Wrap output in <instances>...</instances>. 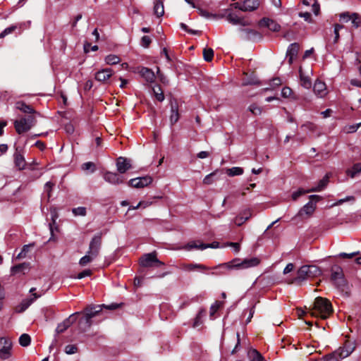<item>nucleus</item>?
Returning <instances> with one entry per match:
<instances>
[{
	"label": "nucleus",
	"mask_w": 361,
	"mask_h": 361,
	"mask_svg": "<svg viewBox=\"0 0 361 361\" xmlns=\"http://www.w3.org/2000/svg\"><path fill=\"white\" fill-rule=\"evenodd\" d=\"M260 262V260L257 257H252L250 259H245L240 260L239 258L233 259V260L221 264L212 268L214 271L212 272L213 275H224L226 274V270H231L233 269H245L257 266Z\"/></svg>",
	"instance_id": "f257e3e1"
},
{
	"label": "nucleus",
	"mask_w": 361,
	"mask_h": 361,
	"mask_svg": "<svg viewBox=\"0 0 361 361\" xmlns=\"http://www.w3.org/2000/svg\"><path fill=\"white\" fill-rule=\"evenodd\" d=\"M309 312L312 316L325 319L332 314L333 308L329 300L322 297H317L314 300L313 307L310 309Z\"/></svg>",
	"instance_id": "f03ea898"
},
{
	"label": "nucleus",
	"mask_w": 361,
	"mask_h": 361,
	"mask_svg": "<svg viewBox=\"0 0 361 361\" xmlns=\"http://www.w3.org/2000/svg\"><path fill=\"white\" fill-rule=\"evenodd\" d=\"M320 274L321 270L318 267L315 265H304L298 270L296 276L288 283L300 286L305 281L317 277Z\"/></svg>",
	"instance_id": "7ed1b4c3"
},
{
	"label": "nucleus",
	"mask_w": 361,
	"mask_h": 361,
	"mask_svg": "<svg viewBox=\"0 0 361 361\" xmlns=\"http://www.w3.org/2000/svg\"><path fill=\"white\" fill-rule=\"evenodd\" d=\"M37 121L34 116L23 117L14 121V127L18 134L29 131L36 123Z\"/></svg>",
	"instance_id": "20e7f679"
},
{
	"label": "nucleus",
	"mask_w": 361,
	"mask_h": 361,
	"mask_svg": "<svg viewBox=\"0 0 361 361\" xmlns=\"http://www.w3.org/2000/svg\"><path fill=\"white\" fill-rule=\"evenodd\" d=\"M319 195H312L310 196V202L305 204L299 211L297 216L308 218L312 215L316 209V202L320 200Z\"/></svg>",
	"instance_id": "39448f33"
},
{
	"label": "nucleus",
	"mask_w": 361,
	"mask_h": 361,
	"mask_svg": "<svg viewBox=\"0 0 361 361\" xmlns=\"http://www.w3.org/2000/svg\"><path fill=\"white\" fill-rule=\"evenodd\" d=\"M102 310V305H89L84 310V317L82 319L85 321L87 328L92 326V319L98 315Z\"/></svg>",
	"instance_id": "423d86ee"
},
{
	"label": "nucleus",
	"mask_w": 361,
	"mask_h": 361,
	"mask_svg": "<svg viewBox=\"0 0 361 361\" xmlns=\"http://www.w3.org/2000/svg\"><path fill=\"white\" fill-rule=\"evenodd\" d=\"M140 263L142 267H150L153 266L160 267L164 265V263L157 258L156 252H151L144 255L140 259Z\"/></svg>",
	"instance_id": "0eeeda50"
},
{
	"label": "nucleus",
	"mask_w": 361,
	"mask_h": 361,
	"mask_svg": "<svg viewBox=\"0 0 361 361\" xmlns=\"http://www.w3.org/2000/svg\"><path fill=\"white\" fill-rule=\"evenodd\" d=\"M331 279L338 288L343 290V287L345 286V280L343 277V270L340 267H334L331 269Z\"/></svg>",
	"instance_id": "6e6552de"
},
{
	"label": "nucleus",
	"mask_w": 361,
	"mask_h": 361,
	"mask_svg": "<svg viewBox=\"0 0 361 361\" xmlns=\"http://www.w3.org/2000/svg\"><path fill=\"white\" fill-rule=\"evenodd\" d=\"M102 247V233H97L92 238L90 242L89 248L87 252L97 257L100 252Z\"/></svg>",
	"instance_id": "1a4fd4ad"
},
{
	"label": "nucleus",
	"mask_w": 361,
	"mask_h": 361,
	"mask_svg": "<svg viewBox=\"0 0 361 361\" xmlns=\"http://www.w3.org/2000/svg\"><path fill=\"white\" fill-rule=\"evenodd\" d=\"M11 341L4 337L0 338V358L8 359L11 355Z\"/></svg>",
	"instance_id": "9d476101"
},
{
	"label": "nucleus",
	"mask_w": 361,
	"mask_h": 361,
	"mask_svg": "<svg viewBox=\"0 0 361 361\" xmlns=\"http://www.w3.org/2000/svg\"><path fill=\"white\" fill-rule=\"evenodd\" d=\"M15 166L19 169L23 170L25 169L26 165L25 159L24 158V151L20 147H16V150L13 154Z\"/></svg>",
	"instance_id": "9b49d317"
},
{
	"label": "nucleus",
	"mask_w": 361,
	"mask_h": 361,
	"mask_svg": "<svg viewBox=\"0 0 361 361\" xmlns=\"http://www.w3.org/2000/svg\"><path fill=\"white\" fill-rule=\"evenodd\" d=\"M152 181V178L147 176L130 179L128 182V185L133 188H142L149 185Z\"/></svg>",
	"instance_id": "f8f14e48"
},
{
	"label": "nucleus",
	"mask_w": 361,
	"mask_h": 361,
	"mask_svg": "<svg viewBox=\"0 0 361 361\" xmlns=\"http://www.w3.org/2000/svg\"><path fill=\"white\" fill-rule=\"evenodd\" d=\"M355 349L354 343L350 341L345 342L343 347L336 350L339 354V358L343 359L349 356Z\"/></svg>",
	"instance_id": "ddd939ff"
},
{
	"label": "nucleus",
	"mask_w": 361,
	"mask_h": 361,
	"mask_svg": "<svg viewBox=\"0 0 361 361\" xmlns=\"http://www.w3.org/2000/svg\"><path fill=\"white\" fill-rule=\"evenodd\" d=\"M104 179L112 185L121 184L124 181V178L122 176L110 171H107L104 174Z\"/></svg>",
	"instance_id": "4468645a"
},
{
	"label": "nucleus",
	"mask_w": 361,
	"mask_h": 361,
	"mask_svg": "<svg viewBox=\"0 0 361 361\" xmlns=\"http://www.w3.org/2000/svg\"><path fill=\"white\" fill-rule=\"evenodd\" d=\"M78 314H80V312H76L64 319L61 323L59 324L56 329V333L61 334L64 332L75 322L76 318L75 317V315Z\"/></svg>",
	"instance_id": "2eb2a0df"
},
{
	"label": "nucleus",
	"mask_w": 361,
	"mask_h": 361,
	"mask_svg": "<svg viewBox=\"0 0 361 361\" xmlns=\"http://www.w3.org/2000/svg\"><path fill=\"white\" fill-rule=\"evenodd\" d=\"M130 168V160L123 157H120L116 159V169L120 173H125Z\"/></svg>",
	"instance_id": "dca6fc26"
},
{
	"label": "nucleus",
	"mask_w": 361,
	"mask_h": 361,
	"mask_svg": "<svg viewBox=\"0 0 361 361\" xmlns=\"http://www.w3.org/2000/svg\"><path fill=\"white\" fill-rule=\"evenodd\" d=\"M113 75V71L111 68H104L97 71L94 75V78L99 82H106Z\"/></svg>",
	"instance_id": "f3484780"
},
{
	"label": "nucleus",
	"mask_w": 361,
	"mask_h": 361,
	"mask_svg": "<svg viewBox=\"0 0 361 361\" xmlns=\"http://www.w3.org/2000/svg\"><path fill=\"white\" fill-rule=\"evenodd\" d=\"M259 26H262V27H267L270 30H271L273 32H278L281 29V26L279 24H278L274 20H273L270 18H262L259 21Z\"/></svg>",
	"instance_id": "a211bd4d"
},
{
	"label": "nucleus",
	"mask_w": 361,
	"mask_h": 361,
	"mask_svg": "<svg viewBox=\"0 0 361 361\" xmlns=\"http://www.w3.org/2000/svg\"><path fill=\"white\" fill-rule=\"evenodd\" d=\"M138 73L147 82L152 83L154 82L156 77L152 69L146 67H141Z\"/></svg>",
	"instance_id": "6ab92c4d"
},
{
	"label": "nucleus",
	"mask_w": 361,
	"mask_h": 361,
	"mask_svg": "<svg viewBox=\"0 0 361 361\" xmlns=\"http://www.w3.org/2000/svg\"><path fill=\"white\" fill-rule=\"evenodd\" d=\"M313 90L315 94L319 97H324L327 94L326 84L320 80H316Z\"/></svg>",
	"instance_id": "aec40b11"
},
{
	"label": "nucleus",
	"mask_w": 361,
	"mask_h": 361,
	"mask_svg": "<svg viewBox=\"0 0 361 361\" xmlns=\"http://www.w3.org/2000/svg\"><path fill=\"white\" fill-rule=\"evenodd\" d=\"M226 20L233 25H240L243 26L250 25V23L236 14L230 13L226 16Z\"/></svg>",
	"instance_id": "412c9836"
},
{
	"label": "nucleus",
	"mask_w": 361,
	"mask_h": 361,
	"mask_svg": "<svg viewBox=\"0 0 361 361\" xmlns=\"http://www.w3.org/2000/svg\"><path fill=\"white\" fill-rule=\"evenodd\" d=\"M16 108L24 114L39 115L30 105L25 104L23 101H18L15 104Z\"/></svg>",
	"instance_id": "4be33fe9"
},
{
	"label": "nucleus",
	"mask_w": 361,
	"mask_h": 361,
	"mask_svg": "<svg viewBox=\"0 0 361 361\" xmlns=\"http://www.w3.org/2000/svg\"><path fill=\"white\" fill-rule=\"evenodd\" d=\"M299 51V44L298 43H293L290 44L288 48L286 57L288 58V61L289 64H291L293 61V59L297 56Z\"/></svg>",
	"instance_id": "5701e85b"
},
{
	"label": "nucleus",
	"mask_w": 361,
	"mask_h": 361,
	"mask_svg": "<svg viewBox=\"0 0 361 361\" xmlns=\"http://www.w3.org/2000/svg\"><path fill=\"white\" fill-rule=\"evenodd\" d=\"M242 31L244 32L243 38L247 40L257 41L262 39L261 34L252 29H242Z\"/></svg>",
	"instance_id": "b1692460"
},
{
	"label": "nucleus",
	"mask_w": 361,
	"mask_h": 361,
	"mask_svg": "<svg viewBox=\"0 0 361 361\" xmlns=\"http://www.w3.org/2000/svg\"><path fill=\"white\" fill-rule=\"evenodd\" d=\"M259 0H245L243 1V8H242V11H254L259 8Z\"/></svg>",
	"instance_id": "393cba45"
},
{
	"label": "nucleus",
	"mask_w": 361,
	"mask_h": 361,
	"mask_svg": "<svg viewBox=\"0 0 361 361\" xmlns=\"http://www.w3.org/2000/svg\"><path fill=\"white\" fill-rule=\"evenodd\" d=\"M252 216L251 212L249 209L244 210L239 215H238L233 220V222L238 226L243 225Z\"/></svg>",
	"instance_id": "a878e982"
},
{
	"label": "nucleus",
	"mask_w": 361,
	"mask_h": 361,
	"mask_svg": "<svg viewBox=\"0 0 361 361\" xmlns=\"http://www.w3.org/2000/svg\"><path fill=\"white\" fill-rule=\"evenodd\" d=\"M40 296L41 295L35 293L33 294V298L23 300L20 304V305L17 307V311L18 312H24L36 299L39 298Z\"/></svg>",
	"instance_id": "bb28decb"
},
{
	"label": "nucleus",
	"mask_w": 361,
	"mask_h": 361,
	"mask_svg": "<svg viewBox=\"0 0 361 361\" xmlns=\"http://www.w3.org/2000/svg\"><path fill=\"white\" fill-rule=\"evenodd\" d=\"M30 269V263L23 262L18 265L13 266L11 269V274L12 275L17 274L18 273L25 274V271Z\"/></svg>",
	"instance_id": "cd10ccee"
},
{
	"label": "nucleus",
	"mask_w": 361,
	"mask_h": 361,
	"mask_svg": "<svg viewBox=\"0 0 361 361\" xmlns=\"http://www.w3.org/2000/svg\"><path fill=\"white\" fill-rule=\"evenodd\" d=\"M329 176L326 174L322 180H319L316 187H313L307 190V192H319L326 188L329 183Z\"/></svg>",
	"instance_id": "c85d7f7f"
},
{
	"label": "nucleus",
	"mask_w": 361,
	"mask_h": 361,
	"mask_svg": "<svg viewBox=\"0 0 361 361\" xmlns=\"http://www.w3.org/2000/svg\"><path fill=\"white\" fill-rule=\"evenodd\" d=\"M180 268L182 269L185 270V271H194V270H196V269H198V270H205V269H208L207 267H205L203 264H193V263H191V264H181Z\"/></svg>",
	"instance_id": "c756f323"
},
{
	"label": "nucleus",
	"mask_w": 361,
	"mask_h": 361,
	"mask_svg": "<svg viewBox=\"0 0 361 361\" xmlns=\"http://www.w3.org/2000/svg\"><path fill=\"white\" fill-rule=\"evenodd\" d=\"M154 15L160 18L164 14V8L163 0H156L154 6Z\"/></svg>",
	"instance_id": "7c9ffc66"
},
{
	"label": "nucleus",
	"mask_w": 361,
	"mask_h": 361,
	"mask_svg": "<svg viewBox=\"0 0 361 361\" xmlns=\"http://www.w3.org/2000/svg\"><path fill=\"white\" fill-rule=\"evenodd\" d=\"M247 356L251 361H263L264 357L262 355L255 349H250L247 352Z\"/></svg>",
	"instance_id": "2f4dec72"
},
{
	"label": "nucleus",
	"mask_w": 361,
	"mask_h": 361,
	"mask_svg": "<svg viewBox=\"0 0 361 361\" xmlns=\"http://www.w3.org/2000/svg\"><path fill=\"white\" fill-rule=\"evenodd\" d=\"M179 119V114L178 110V106L176 104L171 105V116H170V122L171 125L175 124Z\"/></svg>",
	"instance_id": "473e14b6"
},
{
	"label": "nucleus",
	"mask_w": 361,
	"mask_h": 361,
	"mask_svg": "<svg viewBox=\"0 0 361 361\" xmlns=\"http://www.w3.org/2000/svg\"><path fill=\"white\" fill-rule=\"evenodd\" d=\"M299 73H300L301 85L306 89H310L312 86V82H311L310 78L308 76H305L303 75L301 68L299 70Z\"/></svg>",
	"instance_id": "72a5a7b5"
},
{
	"label": "nucleus",
	"mask_w": 361,
	"mask_h": 361,
	"mask_svg": "<svg viewBox=\"0 0 361 361\" xmlns=\"http://www.w3.org/2000/svg\"><path fill=\"white\" fill-rule=\"evenodd\" d=\"M57 217H58V216L56 212H54V214H51L52 222L49 224V230H50V233L51 235V238H49V240L54 238V233L55 231H58V226H57L56 222Z\"/></svg>",
	"instance_id": "f704fd0d"
},
{
	"label": "nucleus",
	"mask_w": 361,
	"mask_h": 361,
	"mask_svg": "<svg viewBox=\"0 0 361 361\" xmlns=\"http://www.w3.org/2000/svg\"><path fill=\"white\" fill-rule=\"evenodd\" d=\"M206 315V310L204 309H202L199 311L198 314H197L194 323H193V327H198L203 323V318Z\"/></svg>",
	"instance_id": "c9c22d12"
},
{
	"label": "nucleus",
	"mask_w": 361,
	"mask_h": 361,
	"mask_svg": "<svg viewBox=\"0 0 361 361\" xmlns=\"http://www.w3.org/2000/svg\"><path fill=\"white\" fill-rule=\"evenodd\" d=\"M104 61L108 65H116L121 62V59L117 55L109 54L105 57Z\"/></svg>",
	"instance_id": "e433bc0d"
},
{
	"label": "nucleus",
	"mask_w": 361,
	"mask_h": 361,
	"mask_svg": "<svg viewBox=\"0 0 361 361\" xmlns=\"http://www.w3.org/2000/svg\"><path fill=\"white\" fill-rule=\"evenodd\" d=\"M260 82L259 80L254 75H252L247 78L243 79L242 85L247 86V85H259Z\"/></svg>",
	"instance_id": "4c0bfd02"
},
{
	"label": "nucleus",
	"mask_w": 361,
	"mask_h": 361,
	"mask_svg": "<svg viewBox=\"0 0 361 361\" xmlns=\"http://www.w3.org/2000/svg\"><path fill=\"white\" fill-rule=\"evenodd\" d=\"M152 90L156 99L159 102H162L164 100V92L159 85H156L154 87Z\"/></svg>",
	"instance_id": "58836bf2"
},
{
	"label": "nucleus",
	"mask_w": 361,
	"mask_h": 361,
	"mask_svg": "<svg viewBox=\"0 0 361 361\" xmlns=\"http://www.w3.org/2000/svg\"><path fill=\"white\" fill-rule=\"evenodd\" d=\"M96 257H93V255L86 252V255L80 258L79 261V264L82 267H85L89 263L92 262Z\"/></svg>",
	"instance_id": "ea45409f"
},
{
	"label": "nucleus",
	"mask_w": 361,
	"mask_h": 361,
	"mask_svg": "<svg viewBox=\"0 0 361 361\" xmlns=\"http://www.w3.org/2000/svg\"><path fill=\"white\" fill-rule=\"evenodd\" d=\"M31 338L27 334H23L19 338V343L23 347H27L30 344Z\"/></svg>",
	"instance_id": "a19ab883"
},
{
	"label": "nucleus",
	"mask_w": 361,
	"mask_h": 361,
	"mask_svg": "<svg viewBox=\"0 0 361 361\" xmlns=\"http://www.w3.org/2000/svg\"><path fill=\"white\" fill-rule=\"evenodd\" d=\"M341 359L339 358V354L335 351L333 353L326 355L324 358L319 360H310V361H339Z\"/></svg>",
	"instance_id": "79ce46f5"
},
{
	"label": "nucleus",
	"mask_w": 361,
	"mask_h": 361,
	"mask_svg": "<svg viewBox=\"0 0 361 361\" xmlns=\"http://www.w3.org/2000/svg\"><path fill=\"white\" fill-rule=\"evenodd\" d=\"M243 173V169L240 167H232L231 169H227V174L229 176H240Z\"/></svg>",
	"instance_id": "37998d69"
},
{
	"label": "nucleus",
	"mask_w": 361,
	"mask_h": 361,
	"mask_svg": "<svg viewBox=\"0 0 361 361\" xmlns=\"http://www.w3.org/2000/svg\"><path fill=\"white\" fill-rule=\"evenodd\" d=\"M352 24L353 26L355 28L359 27L361 26V16L358 14L357 13H353L352 16Z\"/></svg>",
	"instance_id": "c03bdc74"
},
{
	"label": "nucleus",
	"mask_w": 361,
	"mask_h": 361,
	"mask_svg": "<svg viewBox=\"0 0 361 361\" xmlns=\"http://www.w3.org/2000/svg\"><path fill=\"white\" fill-rule=\"evenodd\" d=\"M214 56V51L212 48H204L203 50V57L206 61H211Z\"/></svg>",
	"instance_id": "a18cd8bd"
},
{
	"label": "nucleus",
	"mask_w": 361,
	"mask_h": 361,
	"mask_svg": "<svg viewBox=\"0 0 361 361\" xmlns=\"http://www.w3.org/2000/svg\"><path fill=\"white\" fill-rule=\"evenodd\" d=\"M17 28L18 26L16 25H13L8 27H6L0 33V39H2L6 35L13 33Z\"/></svg>",
	"instance_id": "49530a36"
},
{
	"label": "nucleus",
	"mask_w": 361,
	"mask_h": 361,
	"mask_svg": "<svg viewBox=\"0 0 361 361\" xmlns=\"http://www.w3.org/2000/svg\"><path fill=\"white\" fill-rule=\"evenodd\" d=\"M248 110L253 114V115H255V116H257V115H260L262 114V108L259 106H257V104H251L249 107H248Z\"/></svg>",
	"instance_id": "de8ad7c7"
},
{
	"label": "nucleus",
	"mask_w": 361,
	"mask_h": 361,
	"mask_svg": "<svg viewBox=\"0 0 361 361\" xmlns=\"http://www.w3.org/2000/svg\"><path fill=\"white\" fill-rule=\"evenodd\" d=\"M72 212L75 216H85L87 214L86 208L84 207H79L77 208H73L72 209Z\"/></svg>",
	"instance_id": "09e8293b"
},
{
	"label": "nucleus",
	"mask_w": 361,
	"mask_h": 361,
	"mask_svg": "<svg viewBox=\"0 0 361 361\" xmlns=\"http://www.w3.org/2000/svg\"><path fill=\"white\" fill-rule=\"evenodd\" d=\"M222 302L219 301H216L214 304L212 305L210 307V317H212L214 314L218 311L220 307L222 305Z\"/></svg>",
	"instance_id": "8fccbe9b"
},
{
	"label": "nucleus",
	"mask_w": 361,
	"mask_h": 361,
	"mask_svg": "<svg viewBox=\"0 0 361 361\" xmlns=\"http://www.w3.org/2000/svg\"><path fill=\"white\" fill-rule=\"evenodd\" d=\"M353 13H350L349 12H343L339 14L340 20L343 23H348V21L352 20Z\"/></svg>",
	"instance_id": "3c124183"
},
{
	"label": "nucleus",
	"mask_w": 361,
	"mask_h": 361,
	"mask_svg": "<svg viewBox=\"0 0 361 361\" xmlns=\"http://www.w3.org/2000/svg\"><path fill=\"white\" fill-rule=\"evenodd\" d=\"M216 174V171H214L209 175L206 176L203 179V183L205 185H210L212 184L214 180V176H215Z\"/></svg>",
	"instance_id": "603ef678"
},
{
	"label": "nucleus",
	"mask_w": 361,
	"mask_h": 361,
	"mask_svg": "<svg viewBox=\"0 0 361 361\" xmlns=\"http://www.w3.org/2000/svg\"><path fill=\"white\" fill-rule=\"evenodd\" d=\"M54 185L55 183L51 181H48L44 185V191L47 193L49 199L51 197V192Z\"/></svg>",
	"instance_id": "864d4df0"
},
{
	"label": "nucleus",
	"mask_w": 361,
	"mask_h": 361,
	"mask_svg": "<svg viewBox=\"0 0 361 361\" xmlns=\"http://www.w3.org/2000/svg\"><path fill=\"white\" fill-rule=\"evenodd\" d=\"M360 126H361V123H358L354 125H350L345 128V131L347 133H352L356 132Z\"/></svg>",
	"instance_id": "5fc2aeb1"
},
{
	"label": "nucleus",
	"mask_w": 361,
	"mask_h": 361,
	"mask_svg": "<svg viewBox=\"0 0 361 361\" xmlns=\"http://www.w3.org/2000/svg\"><path fill=\"white\" fill-rule=\"evenodd\" d=\"M82 169L84 171L90 170L91 172H94L96 169L95 164L93 162L88 161L86 163H84L82 165Z\"/></svg>",
	"instance_id": "6e6d98bb"
},
{
	"label": "nucleus",
	"mask_w": 361,
	"mask_h": 361,
	"mask_svg": "<svg viewBox=\"0 0 361 361\" xmlns=\"http://www.w3.org/2000/svg\"><path fill=\"white\" fill-rule=\"evenodd\" d=\"M78 348L75 345H67L65 347V353L68 355H73L77 353Z\"/></svg>",
	"instance_id": "4d7b16f0"
},
{
	"label": "nucleus",
	"mask_w": 361,
	"mask_h": 361,
	"mask_svg": "<svg viewBox=\"0 0 361 361\" xmlns=\"http://www.w3.org/2000/svg\"><path fill=\"white\" fill-rule=\"evenodd\" d=\"M343 26L342 25H340V24H336L334 25V35H335V37H334V43H336L339 39V31L340 30L343 29Z\"/></svg>",
	"instance_id": "13d9d810"
},
{
	"label": "nucleus",
	"mask_w": 361,
	"mask_h": 361,
	"mask_svg": "<svg viewBox=\"0 0 361 361\" xmlns=\"http://www.w3.org/2000/svg\"><path fill=\"white\" fill-rule=\"evenodd\" d=\"M301 128L304 129L305 130H308L310 131H314L317 129V126L315 124L307 122L303 125H302Z\"/></svg>",
	"instance_id": "bf43d9fd"
},
{
	"label": "nucleus",
	"mask_w": 361,
	"mask_h": 361,
	"mask_svg": "<svg viewBox=\"0 0 361 361\" xmlns=\"http://www.w3.org/2000/svg\"><path fill=\"white\" fill-rule=\"evenodd\" d=\"M218 246H219V243L214 242L212 243H209V244L201 243L200 247V250H204V249L209 248V247L216 248V247H218Z\"/></svg>",
	"instance_id": "052dcab7"
},
{
	"label": "nucleus",
	"mask_w": 361,
	"mask_h": 361,
	"mask_svg": "<svg viewBox=\"0 0 361 361\" xmlns=\"http://www.w3.org/2000/svg\"><path fill=\"white\" fill-rule=\"evenodd\" d=\"M152 42V40L149 36H143L141 39V44L142 47L147 48L150 43Z\"/></svg>",
	"instance_id": "680f3d73"
},
{
	"label": "nucleus",
	"mask_w": 361,
	"mask_h": 361,
	"mask_svg": "<svg viewBox=\"0 0 361 361\" xmlns=\"http://www.w3.org/2000/svg\"><path fill=\"white\" fill-rule=\"evenodd\" d=\"M307 190H305L303 189H299L298 191L294 192L292 194V198L293 200H296L300 196H301L303 194L308 193Z\"/></svg>",
	"instance_id": "e2e57ef3"
},
{
	"label": "nucleus",
	"mask_w": 361,
	"mask_h": 361,
	"mask_svg": "<svg viewBox=\"0 0 361 361\" xmlns=\"http://www.w3.org/2000/svg\"><path fill=\"white\" fill-rule=\"evenodd\" d=\"M92 274V272L90 269H85V270L81 271L80 273H79L78 274V276H76V278L78 279H81L86 276H91Z\"/></svg>",
	"instance_id": "0e129e2a"
},
{
	"label": "nucleus",
	"mask_w": 361,
	"mask_h": 361,
	"mask_svg": "<svg viewBox=\"0 0 361 361\" xmlns=\"http://www.w3.org/2000/svg\"><path fill=\"white\" fill-rule=\"evenodd\" d=\"M29 250V245H24L20 252L17 255L16 258L20 259L25 257L27 252Z\"/></svg>",
	"instance_id": "69168bd1"
},
{
	"label": "nucleus",
	"mask_w": 361,
	"mask_h": 361,
	"mask_svg": "<svg viewBox=\"0 0 361 361\" xmlns=\"http://www.w3.org/2000/svg\"><path fill=\"white\" fill-rule=\"evenodd\" d=\"M292 94V90L288 87H284L281 90V96L284 98L289 97Z\"/></svg>",
	"instance_id": "338daca9"
},
{
	"label": "nucleus",
	"mask_w": 361,
	"mask_h": 361,
	"mask_svg": "<svg viewBox=\"0 0 361 361\" xmlns=\"http://www.w3.org/2000/svg\"><path fill=\"white\" fill-rule=\"evenodd\" d=\"M359 252H355L352 253L341 252L339 254V257L342 258L352 259L353 257L357 255Z\"/></svg>",
	"instance_id": "774afa93"
}]
</instances>
